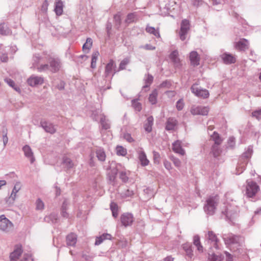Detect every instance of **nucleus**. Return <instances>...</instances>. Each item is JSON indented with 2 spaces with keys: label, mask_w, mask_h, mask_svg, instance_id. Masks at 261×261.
I'll return each mask as SVG.
<instances>
[{
  "label": "nucleus",
  "mask_w": 261,
  "mask_h": 261,
  "mask_svg": "<svg viewBox=\"0 0 261 261\" xmlns=\"http://www.w3.org/2000/svg\"><path fill=\"white\" fill-rule=\"evenodd\" d=\"M43 60V58L39 55H35L33 57V66L36 68L39 71H50L55 72L58 71L60 68V62L59 60L49 58L48 59V64L39 65V63Z\"/></svg>",
  "instance_id": "nucleus-1"
},
{
  "label": "nucleus",
  "mask_w": 261,
  "mask_h": 261,
  "mask_svg": "<svg viewBox=\"0 0 261 261\" xmlns=\"http://www.w3.org/2000/svg\"><path fill=\"white\" fill-rule=\"evenodd\" d=\"M252 153V147L249 146L239 158V162L236 167L237 174H240L245 170L246 165L251 158Z\"/></svg>",
  "instance_id": "nucleus-2"
},
{
  "label": "nucleus",
  "mask_w": 261,
  "mask_h": 261,
  "mask_svg": "<svg viewBox=\"0 0 261 261\" xmlns=\"http://www.w3.org/2000/svg\"><path fill=\"white\" fill-rule=\"evenodd\" d=\"M239 208L233 202H224L221 207V214L228 220L232 219L239 212Z\"/></svg>",
  "instance_id": "nucleus-3"
},
{
  "label": "nucleus",
  "mask_w": 261,
  "mask_h": 261,
  "mask_svg": "<svg viewBox=\"0 0 261 261\" xmlns=\"http://www.w3.org/2000/svg\"><path fill=\"white\" fill-rule=\"evenodd\" d=\"M222 237L226 245H234L237 249H238V247L243 245L244 241L243 237L234 235L231 233L223 234Z\"/></svg>",
  "instance_id": "nucleus-4"
},
{
  "label": "nucleus",
  "mask_w": 261,
  "mask_h": 261,
  "mask_svg": "<svg viewBox=\"0 0 261 261\" xmlns=\"http://www.w3.org/2000/svg\"><path fill=\"white\" fill-rule=\"evenodd\" d=\"M219 202L217 195L212 196L207 199L204 205V211L208 215H213L216 210Z\"/></svg>",
  "instance_id": "nucleus-5"
},
{
  "label": "nucleus",
  "mask_w": 261,
  "mask_h": 261,
  "mask_svg": "<svg viewBox=\"0 0 261 261\" xmlns=\"http://www.w3.org/2000/svg\"><path fill=\"white\" fill-rule=\"evenodd\" d=\"M14 225L11 221L4 215L0 216V231L4 233H9L13 229Z\"/></svg>",
  "instance_id": "nucleus-6"
},
{
  "label": "nucleus",
  "mask_w": 261,
  "mask_h": 261,
  "mask_svg": "<svg viewBox=\"0 0 261 261\" xmlns=\"http://www.w3.org/2000/svg\"><path fill=\"white\" fill-rule=\"evenodd\" d=\"M246 182V194L248 197L252 198L258 192L259 187L254 181L247 180Z\"/></svg>",
  "instance_id": "nucleus-7"
},
{
  "label": "nucleus",
  "mask_w": 261,
  "mask_h": 261,
  "mask_svg": "<svg viewBox=\"0 0 261 261\" xmlns=\"http://www.w3.org/2000/svg\"><path fill=\"white\" fill-rule=\"evenodd\" d=\"M205 239L206 243L210 245V248L213 247L216 249H218L219 240L213 231H208L207 233L205 234Z\"/></svg>",
  "instance_id": "nucleus-8"
},
{
  "label": "nucleus",
  "mask_w": 261,
  "mask_h": 261,
  "mask_svg": "<svg viewBox=\"0 0 261 261\" xmlns=\"http://www.w3.org/2000/svg\"><path fill=\"white\" fill-rule=\"evenodd\" d=\"M191 90L196 96L199 97L206 98L209 96V92L208 90L199 87L197 83L194 84L191 87Z\"/></svg>",
  "instance_id": "nucleus-9"
},
{
  "label": "nucleus",
  "mask_w": 261,
  "mask_h": 261,
  "mask_svg": "<svg viewBox=\"0 0 261 261\" xmlns=\"http://www.w3.org/2000/svg\"><path fill=\"white\" fill-rule=\"evenodd\" d=\"M190 29V23L187 19H184L181 21L180 29L179 32L180 39L184 41L186 39L188 32Z\"/></svg>",
  "instance_id": "nucleus-10"
},
{
  "label": "nucleus",
  "mask_w": 261,
  "mask_h": 261,
  "mask_svg": "<svg viewBox=\"0 0 261 261\" xmlns=\"http://www.w3.org/2000/svg\"><path fill=\"white\" fill-rule=\"evenodd\" d=\"M116 64L113 60H110L105 67V76L106 77L111 79L115 72Z\"/></svg>",
  "instance_id": "nucleus-11"
},
{
  "label": "nucleus",
  "mask_w": 261,
  "mask_h": 261,
  "mask_svg": "<svg viewBox=\"0 0 261 261\" xmlns=\"http://www.w3.org/2000/svg\"><path fill=\"white\" fill-rule=\"evenodd\" d=\"M169 58L176 69H180L182 67V63L179 57L177 50L172 51L169 55Z\"/></svg>",
  "instance_id": "nucleus-12"
},
{
  "label": "nucleus",
  "mask_w": 261,
  "mask_h": 261,
  "mask_svg": "<svg viewBox=\"0 0 261 261\" xmlns=\"http://www.w3.org/2000/svg\"><path fill=\"white\" fill-rule=\"evenodd\" d=\"M120 221L124 226H130L134 221V216L132 214L129 213H124L121 216Z\"/></svg>",
  "instance_id": "nucleus-13"
},
{
  "label": "nucleus",
  "mask_w": 261,
  "mask_h": 261,
  "mask_svg": "<svg viewBox=\"0 0 261 261\" xmlns=\"http://www.w3.org/2000/svg\"><path fill=\"white\" fill-rule=\"evenodd\" d=\"M41 127L44 130L50 134H54L56 132V129L53 123L45 120H41L40 122Z\"/></svg>",
  "instance_id": "nucleus-14"
},
{
  "label": "nucleus",
  "mask_w": 261,
  "mask_h": 261,
  "mask_svg": "<svg viewBox=\"0 0 261 261\" xmlns=\"http://www.w3.org/2000/svg\"><path fill=\"white\" fill-rule=\"evenodd\" d=\"M22 150L24 152V156L30 159L31 163L33 164L35 161V158L30 146L28 145H24L22 147Z\"/></svg>",
  "instance_id": "nucleus-15"
},
{
  "label": "nucleus",
  "mask_w": 261,
  "mask_h": 261,
  "mask_svg": "<svg viewBox=\"0 0 261 261\" xmlns=\"http://www.w3.org/2000/svg\"><path fill=\"white\" fill-rule=\"evenodd\" d=\"M22 253L21 246L16 245L14 251L10 254V258L11 261H17L19 257Z\"/></svg>",
  "instance_id": "nucleus-16"
},
{
  "label": "nucleus",
  "mask_w": 261,
  "mask_h": 261,
  "mask_svg": "<svg viewBox=\"0 0 261 261\" xmlns=\"http://www.w3.org/2000/svg\"><path fill=\"white\" fill-rule=\"evenodd\" d=\"M235 47L238 50L245 51L249 47V42L246 39H241L240 41L236 43Z\"/></svg>",
  "instance_id": "nucleus-17"
},
{
  "label": "nucleus",
  "mask_w": 261,
  "mask_h": 261,
  "mask_svg": "<svg viewBox=\"0 0 261 261\" xmlns=\"http://www.w3.org/2000/svg\"><path fill=\"white\" fill-rule=\"evenodd\" d=\"M138 159L141 166H146L149 163V161L147 159L145 152L141 149L138 151Z\"/></svg>",
  "instance_id": "nucleus-18"
},
{
  "label": "nucleus",
  "mask_w": 261,
  "mask_h": 261,
  "mask_svg": "<svg viewBox=\"0 0 261 261\" xmlns=\"http://www.w3.org/2000/svg\"><path fill=\"white\" fill-rule=\"evenodd\" d=\"M181 142L179 140H176L172 143L173 151L177 153L183 155L185 153V150L181 147Z\"/></svg>",
  "instance_id": "nucleus-19"
},
{
  "label": "nucleus",
  "mask_w": 261,
  "mask_h": 261,
  "mask_svg": "<svg viewBox=\"0 0 261 261\" xmlns=\"http://www.w3.org/2000/svg\"><path fill=\"white\" fill-rule=\"evenodd\" d=\"M189 58L192 65L195 66L199 65L200 57L196 51H191L190 53Z\"/></svg>",
  "instance_id": "nucleus-20"
},
{
  "label": "nucleus",
  "mask_w": 261,
  "mask_h": 261,
  "mask_svg": "<svg viewBox=\"0 0 261 261\" xmlns=\"http://www.w3.org/2000/svg\"><path fill=\"white\" fill-rule=\"evenodd\" d=\"M221 58L224 63L226 64L234 63L236 61V57L228 53H224L222 55Z\"/></svg>",
  "instance_id": "nucleus-21"
},
{
  "label": "nucleus",
  "mask_w": 261,
  "mask_h": 261,
  "mask_svg": "<svg viewBox=\"0 0 261 261\" xmlns=\"http://www.w3.org/2000/svg\"><path fill=\"white\" fill-rule=\"evenodd\" d=\"M77 236L74 233H71L66 237V244L68 246H74L76 243Z\"/></svg>",
  "instance_id": "nucleus-22"
},
{
  "label": "nucleus",
  "mask_w": 261,
  "mask_h": 261,
  "mask_svg": "<svg viewBox=\"0 0 261 261\" xmlns=\"http://www.w3.org/2000/svg\"><path fill=\"white\" fill-rule=\"evenodd\" d=\"M21 184L20 182L17 181L14 185V187L12 190V193L9 199H11L13 202L16 197L17 193L21 189Z\"/></svg>",
  "instance_id": "nucleus-23"
},
{
  "label": "nucleus",
  "mask_w": 261,
  "mask_h": 261,
  "mask_svg": "<svg viewBox=\"0 0 261 261\" xmlns=\"http://www.w3.org/2000/svg\"><path fill=\"white\" fill-rule=\"evenodd\" d=\"M153 124V118L149 116L147 118L146 122L144 123V129L145 131L150 133L152 130V126Z\"/></svg>",
  "instance_id": "nucleus-24"
},
{
  "label": "nucleus",
  "mask_w": 261,
  "mask_h": 261,
  "mask_svg": "<svg viewBox=\"0 0 261 261\" xmlns=\"http://www.w3.org/2000/svg\"><path fill=\"white\" fill-rule=\"evenodd\" d=\"M182 247L186 252L187 256L189 258H192L193 256L192 245L189 243H186L183 245Z\"/></svg>",
  "instance_id": "nucleus-25"
},
{
  "label": "nucleus",
  "mask_w": 261,
  "mask_h": 261,
  "mask_svg": "<svg viewBox=\"0 0 261 261\" xmlns=\"http://www.w3.org/2000/svg\"><path fill=\"white\" fill-rule=\"evenodd\" d=\"M62 164L67 169H70L73 167L74 164L72 160L67 156H64L62 160Z\"/></svg>",
  "instance_id": "nucleus-26"
},
{
  "label": "nucleus",
  "mask_w": 261,
  "mask_h": 261,
  "mask_svg": "<svg viewBox=\"0 0 261 261\" xmlns=\"http://www.w3.org/2000/svg\"><path fill=\"white\" fill-rule=\"evenodd\" d=\"M63 3L60 0H56L55 11L57 15H61L63 13Z\"/></svg>",
  "instance_id": "nucleus-27"
},
{
  "label": "nucleus",
  "mask_w": 261,
  "mask_h": 261,
  "mask_svg": "<svg viewBox=\"0 0 261 261\" xmlns=\"http://www.w3.org/2000/svg\"><path fill=\"white\" fill-rule=\"evenodd\" d=\"M96 157L100 162H104L106 158V153L103 149L101 148H98L96 150Z\"/></svg>",
  "instance_id": "nucleus-28"
},
{
  "label": "nucleus",
  "mask_w": 261,
  "mask_h": 261,
  "mask_svg": "<svg viewBox=\"0 0 261 261\" xmlns=\"http://www.w3.org/2000/svg\"><path fill=\"white\" fill-rule=\"evenodd\" d=\"M176 125V120L174 118H169L166 122V129L168 130H172L174 129Z\"/></svg>",
  "instance_id": "nucleus-29"
},
{
  "label": "nucleus",
  "mask_w": 261,
  "mask_h": 261,
  "mask_svg": "<svg viewBox=\"0 0 261 261\" xmlns=\"http://www.w3.org/2000/svg\"><path fill=\"white\" fill-rule=\"evenodd\" d=\"M58 214L56 213H51L49 215L44 217L45 221L48 223H55L57 222Z\"/></svg>",
  "instance_id": "nucleus-30"
},
{
  "label": "nucleus",
  "mask_w": 261,
  "mask_h": 261,
  "mask_svg": "<svg viewBox=\"0 0 261 261\" xmlns=\"http://www.w3.org/2000/svg\"><path fill=\"white\" fill-rule=\"evenodd\" d=\"M146 31L150 34H153L157 38L160 37V34L158 29H155L154 27H150L147 25L146 28Z\"/></svg>",
  "instance_id": "nucleus-31"
},
{
  "label": "nucleus",
  "mask_w": 261,
  "mask_h": 261,
  "mask_svg": "<svg viewBox=\"0 0 261 261\" xmlns=\"http://www.w3.org/2000/svg\"><path fill=\"white\" fill-rule=\"evenodd\" d=\"M92 46V40L88 38L86 40V42L83 46V49L85 53H88Z\"/></svg>",
  "instance_id": "nucleus-32"
},
{
  "label": "nucleus",
  "mask_w": 261,
  "mask_h": 261,
  "mask_svg": "<svg viewBox=\"0 0 261 261\" xmlns=\"http://www.w3.org/2000/svg\"><path fill=\"white\" fill-rule=\"evenodd\" d=\"M219 145H220L214 144L212 146L211 153H212L215 158L219 156L221 152Z\"/></svg>",
  "instance_id": "nucleus-33"
},
{
  "label": "nucleus",
  "mask_w": 261,
  "mask_h": 261,
  "mask_svg": "<svg viewBox=\"0 0 261 261\" xmlns=\"http://www.w3.org/2000/svg\"><path fill=\"white\" fill-rule=\"evenodd\" d=\"M11 33L9 28L5 23L0 24V34L2 35H8Z\"/></svg>",
  "instance_id": "nucleus-34"
},
{
  "label": "nucleus",
  "mask_w": 261,
  "mask_h": 261,
  "mask_svg": "<svg viewBox=\"0 0 261 261\" xmlns=\"http://www.w3.org/2000/svg\"><path fill=\"white\" fill-rule=\"evenodd\" d=\"M193 244L194 245L197 247V250L199 252L203 251V247L200 244V238L199 236H195L193 238Z\"/></svg>",
  "instance_id": "nucleus-35"
},
{
  "label": "nucleus",
  "mask_w": 261,
  "mask_h": 261,
  "mask_svg": "<svg viewBox=\"0 0 261 261\" xmlns=\"http://www.w3.org/2000/svg\"><path fill=\"white\" fill-rule=\"evenodd\" d=\"M100 124L102 129L107 130L110 128V123L108 120H106L104 116L100 118Z\"/></svg>",
  "instance_id": "nucleus-36"
},
{
  "label": "nucleus",
  "mask_w": 261,
  "mask_h": 261,
  "mask_svg": "<svg viewBox=\"0 0 261 261\" xmlns=\"http://www.w3.org/2000/svg\"><path fill=\"white\" fill-rule=\"evenodd\" d=\"M118 169L114 168L108 173V178L110 181H114L117 174Z\"/></svg>",
  "instance_id": "nucleus-37"
},
{
  "label": "nucleus",
  "mask_w": 261,
  "mask_h": 261,
  "mask_svg": "<svg viewBox=\"0 0 261 261\" xmlns=\"http://www.w3.org/2000/svg\"><path fill=\"white\" fill-rule=\"evenodd\" d=\"M211 138L214 141V144L220 145L222 143V140L220 138L219 135L215 132H214L211 136Z\"/></svg>",
  "instance_id": "nucleus-38"
},
{
  "label": "nucleus",
  "mask_w": 261,
  "mask_h": 261,
  "mask_svg": "<svg viewBox=\"0 0 261 261\" xmlns=\"http://www.w3.org/2000/svg\"><path fill=\"white\" fill-rule=\"evenodd\" d=\"M129 62L130 60L129 58H125L122 60L119 64L117 71L125 69L126 66L129 63Z\"/></svg>",
  "instance_id": "nucleus-39"
},
{
  "label": "nucleus",
  "mask_w": 261,
  "mask_h": 261,
  "mask_svg": "<svg viewBox=\"0 0 261 261\" xmlns=\"http://www.w3.org/2000/svg\"><path fill=\"white\" fill-rule=\"evenodd\" d=\"M158 95V92L156 90H154L151 94L149 95V102L152 104L154 105L155 104L156 102V97Z\"/></svg>",
  "instance_id": "nucleus-40"
},
{
  "label": "nucleus",
  "mask_w": 261,
  "mask_h": 261,
  "mask_svg": "<svg viewBox=\"0 0 261 261\" xmlns=\"http://www.w3.org/2000/svg\"><path fill=\"white\" fill-rule=\"evenodd\" d=\"M116 151L117 154L118 155L124 156L127 153L126 149L121 146H118L116 147Z\"/></svg>",
  "instance_id": "nucleus-41"
},
{
  "label": "nucleus",
  "mask_w": 261,
  "mask_h": 261,
  "mask_svg": "<svg viewBox=\"0 0 261 261\" xmlns=\"http://www.w3.org/2000/svg\"><path fill=\"white\" fill-rule=\"evenodd\" d=\"M110 207L112 212L113 216L114 218H116L118 215L117 205L115 203H111Z\"/></svg>",
  "instance_id": "nucleus-42"
},
{
  "label": "nucleus",
  "mask_w": 261,
  "mask_h": 261,
  "mask_svg": "<svg viewBox=\"0 0 261 261\" xmlns=\"http://www.w3.org/2000/svg\"><path fill=\"white\" fill-rule=\"evenodd\" d=\"M44 208V202L41 200V199L38 198L37 199L36 201V209L37 210H43Z\"/></svg>",
  "instance_id": "nucleus-43"
},
{
  "label": "nucleus",
  "mask_w": 261,
  "mask_h": 261,
  "mask_svg": "<svg viewBox=\"0 0 261 261\" xmlns=\"http://www.w3.org/2000/svg\"><path fill=\"white\" fill-rule=\"evenodd\" d=\"M136 16L135 13L128 14L125 20V22L127 23L133 22L135 21Z\"/></svg>",
  "instance_id": "nucleus-44"
},
{
  "label": "nucleus",
  "mask_w": 261,
  "mask_h": 261,
  "mask_svg": "<svg viewBox=\"0 0 261 261\" xmlns=\"http://www.w3.org/2000/svg\"><path fill=\"white\" fill-rule=\"evenodd\" d=\"M132 106H133V108L135 109L136 111H137L138 112L141 111L142 107H141V105L140 102H139L136 99L132 100Z\"/></svg>",
  "instance_id": "nucleus-45"
},
{
  "label": "nucleus",
  "mask_w": 261,
  "mask_h": 261,
  "mask_svg": "<svg viewBox=\"0 0 261 261\" xmlns=\"http://www.w3.org/2000/svg\"><path fill=\"white\" fill-rule=\"evenodd\" d=\"M44 80L40 76H38L35 75L31 76L28 79L27 82H43Z\"/></svg>",
  "instance_id": "nucleus-46"
},
{
  "label": "nucleus",
  "mask_w": 261,
  "mask_h": 261,
  "mask_svg": "<svg viewBox=\"0 0 261 261\" xmlns=\"http://www.w3.org/2000/svg\"><path fill=\"white\" fill-rule=\"evenodd\" d=\"M119 177L122 181L126 182L128 179L127 173L125 171H122L119 173Z\"/></svg>",
  "instance_id": "nucleus-47"
},
{
  "label": "nucleus",
  "mask_w": 261,
  "mask_h": 261,
  "mask_svg": "<svg viewBox=\"0 0 261 261\" xmlns=\"http://www.w3.org/2000/svg\"><path fill=\"white\" fill-rule=\"evenodd\" d=\"M153 158L154 163L156 164H159L160 163V154L159 152L153 151Z\"/></svg>",
  "instance_id": "nucleus-48"
},
{
  "label": "nucleus",
  "mask_w": 261,
  "mask_h": 261,
  "mask_svg": "<svg viewBox=\"0 0 261 261\" xmlns=\"http://www.w3.org/2000/svg\"><path fill=\"white\" fill-rule=\"evenodd\" d=\"M209 111V109L206 107L199 106V114L201 115H207Z\"/></svg>",
  "instance_id": "nucleus-49"
},
{
  "label": "nucleus",
  "mask_w": 261,
  "mask_h": 261,
  "mask_svg": "<svg viewBox=\"0 0 261 261\" xmlns=\"http://www.w3.org/2000/svg\"><path fill=\"white\" fill-rule=\"evenodd\" d=\"M18 83H7V84L10 87H12L16 91L20 93L21 92V90L19 88V86L17 84Z\"/></svg>",
  "instance_id": "nucleus-50"
},
{
  "label": "nucleus",
  "mask_w": 261,
  "mask_h": 261,
  "mask_svg": "<svg viewBox=\"0 0 261 261\" xmlns=\"http://www.w3.org/2000/svg\"><path fill=\"white\" fill-rule=\"evenodd\" d=\"M184 102L182 99H179L176 104V107L178 111H181L184 107Z\"/></svg>",
  "instance_id": "nucleus-51"
},
{
  "label": "nucleus",
  "mask_w": 261,
  "mask_h": 261,
  "mask_svg": "<svg viewBox=\"0 0 261 261\" xmlns=\"http://www.w3.org/2000/svg\"><path fill=\"white\" fill-rule=\"evenodd\" d=\"M252 116L255 117L258 120L261 119V109L253 112L252 113Z\"/></svg>",
  "instance_id": "nucleus-52"
},
{
  "label": "nucleus",
  "mask_w": 261,
  "mask_h": 261,
  "mask_svg": "<svg viewBox=\"0 0 261 261\" xmlns=\"http://www.w3.org/2000/svg\"><path fill=\"white\" fill-rule=\"evenodd\" d=\"M48 3L47 0H45L43 2L41 10L43 13H46L48 9Z\"/></svg>",
  "instance_id": "nucleus-53"
},
{
  "label": "nucleus",
  "mask_w": 261,
  "mask_h": 261,
  "mask_svg": "<svg viewBox=\"0 0 261 261\" xmlns=\"http://www.w3.org/2000/svg\"><path fill=\"white\" fill-rule=\"evenodd\" d=\"M171 160L173 162L174 165L176 167H179L180 166L181 162L179 159H178V158H176L175 157L172 156L171 158Z\"/></svg>",
  "instance_id": "nucleus-54"
},
{
  "label": "nucleus",
  "mask_w": 261,
  "mask_h": 261,
  "mask_svg": "<svg viewBox=\"0 0 261 261\" xmlns=\"http://www.w3.org/2000/svg\"><path fill=\"white\" fill-rule=\"evenodd\" d=\"M163 164H164L165 168L167 170L169 171L171 169H172V165H171V163L169 161H167L166 159H165L163 161Z\"/></svg>",
  "instance_id": "nucleus-55"
},
{
  "label": "nucleus",
  "mask_w": 261,
  "mask_h": 261,
  "mask_svg": "<svg viewBox=\"0 0 261 261\" xmlns=\"http://www.w3.org/2000/svg\"><path fill=\"white\" fill-rule=\"evenodd\" d=\"M228 146L233 148L235 145V138L233 137H230L228 140Z\"/></svg>",
  "instance_id": "nucleus-56"
},
{
  "label": "nucleus",
  "mask_w": 261,
  "mask_h": 261,
  "mask_svg": "<svg viewBox=\"0 0 261 261\" xmlns=\"http://www.w3.org/2000/svg\"><path fill=\"white\" fill-rule=\"evenodd\" d=\"M122 196L124 197H131L134 195V192L132 190H129L127 189L126 191L123 192L122 194Z\"/></svg>",
  "instance_id": "nucleus-57"
},
{
  "label": "nucleus",
  "mask_w": 261,
  "mask_h": 261,
  "mask_svg": "<svg viewBox=\"0 0 261 261\" xmlns=\"http://www.w3.org/2000/svg\"><path fill=\"white\" fill-rule=\"evenodd\" d=\"M114 21L116 25H119L121 23V16L119 14H117L114 16Z\"/></svg>",
  "instance_id": "nucleus-58"
},
{
  "label": "nucleus",
  "mask_w": 261,
  "mask_h": 261,
  "mask_svg": "<svg viewBox=\"0 0 261 261\" xmlns=\"http://www.w3.org/2000/svg\"><path fill=\"white\" fill-rule=\"evenodd\" d=\"M99 54L98 51H94L92 54L91 61L93 62V63L94 62L96 63L97 60L98 59V57L99 56Z\"/></svg>",
  "instance_id": "nucleus-59"
},
{
  "label": "nucleus",
  "mask_w": 261,
  "mask_h": 261,
  "mask_svg": "<svg viewBox=\"0 0 261 261\" xmlns=\"http://www.w3.org/2000/svg\"><path fill=\"white\" fill-rule=\"evenodd\" d=\"M141 48L145 49L146 50H154L155 47L149 44H147L140 47Z\"/></svg>",
  "instance_id": "nucleus-60"
},
{
  "label": "nucleus",
  "mask_w": 261,
  "mask_h": 261,
  "mask_svg": "<svg viewBox=\"0 0 261 261\" xmlns=\"http://www.w3.org/2000/svg\"><path fill=\"white\" fill-rule=\"evenodd\" d=\"M191 113L194 115L199 114V106L196 107H192L191 110Z\"/></svg>",
  "instance_id": "nucleus-61"
},
{
  "label": "nucleus",
  "mask_w": 261,
  "mask_h": 261,
  "mask_svg": "<svg viewBox=\"0 0 261 261\" xmlns=\"http://www.w3.org/2000/svg\"><path fill=\"white\" fill-rule=\"evenodd\" d=\"M208 258L211 261H220L219 257L215 254H212V255L209 254Z\"/></svg>",
  "instance_id": "nucleus-62"
},
{
  "label": "nucleus",
  "mask_w": 261,
  "mask_h": 261,
  "mask_svg": "<svg viewBox=\"0 0 261 261\" xmlns=\"http://www.w3.org/2000/svg\"><path fill=\"white\" fill-rule=\"evenodd\" d=\"M69 204V201L67 199H65L63 202V204H62V205L61 207V210H64L67 211Z\"/></svg>",
  "instance_id": "nucleus-63"
},
{
  "label": "nucleus",
  "mask_w": 261,
  "mask_h": 261,
  "mask_svg": "<svg viewBox=\"0 0 261 261\" xmlns=\"http://www.w3.org/2000/svg\"><path fill=\"white\" fill-rule=\"evenodd\" d=\"M124 138L129 142H132L134 141L130 134L128 133L124 135Z\"/></svg>",
  "instance_id": "nucleus-64"
}]
</instances>
